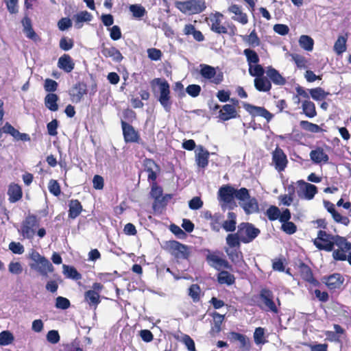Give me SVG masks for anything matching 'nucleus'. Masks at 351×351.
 Returning <instances> with one entry per match:
<instances>
[{
	"mask_svg": "<svg viewBox=\"0 0 351 351\" xmlns=\"http://www.w3.org/2000/svg\"><path fill=\"white\" fill-rule=\"evenodd\" d=\"M152 85H158L159 87L160 96L158 101L167 112L171 109V102L170 101V86L169 83L162 78H155L152 82Z\"/></svg>",
	"mask_w": 351,
	"mask_h": 351,
	"instance_id": "f257e3e1",
	"label": "nucleus"
},
{
	"mask_svg": "<svg viewBox=\"0 0 351 351\" xmlns=\"http://www.w3.org/2000/svg\"><path fill=\"white\" fill-rule=\"evenodd\" d=\"M261 304L259 305L261 308L265 311H270L273 313H278V306L280 305V302L278 298L276 299L278 304L274 300V295L272 291L267 289H263L260 291L259 295Z\"/></svg>",
	"mask_w": 351,
	"mask_h": 351,
	"instance_id": "f03ea898",
	"label": "nucleus"
},
{
	"mask_svg": "<svg viewBox=\"0 0 351 351\" xmlns=\"http://www.w3.org/2000/svg\"><path fill=\"white\" fill-rule=\"evenodd\" d=\"M176 7L184 14H197L205 8V3L203 0H189L186 1H176Z\"/></svg>",
	"mask_w": 351,
	"mask_h": 351,
	"instance_id": "7ed1b4c3",
	"label": "nucleus"
},
{
	"mask_svg": "<svg viewBox=\"0 0 351 351\" xmlns=\"http://www.w3.org/2000/svg\"><path fill=\"white\" fill-rule=\"evenodd\" d=\"M335 239L336 235H332L326 231L319 230L317 233V237L313 241V243L320 250L331 252L334 248Z\"/></svg>",
	"mask_w": 351,
	"mask_h": 351,
	"instance_id": "20e7f679",
	"label": "nucleus"
},
{
	"mask_svg": "<svg viewBox=\"0 0 351 351\" xmlns=\"http://www.w3.org/2000/svg\"><path fill=\"white\" fill-rule=\"evenodd\" d=\"M238 235L241 242L247 243L252 241L260 233V230L249 223H241L238 226Z\"/></svg>",
	"mask_w": 351,
	"mask_h": 351,
	"instance_id": "39448f33",
	"label": "nucleus"
},
{
	"mask_svg": "<svg viewBox=\"0 0 351 351\" xmlns=\"http://www.w3.org/2000/svg\"><path fill=\"white\" fill-rule=\"evenodd\" d=\"M199 67V73L202 77L215 84H219L223 81V73L221 71L217 72L215 67L204 64H200Z\"/></svg>",
	"mask_w": 351,
	"mask_h": 351,
	"instance_id": "423d86ee",
	"label": "nucleus"
},
{
	"mask_svg": "<svg viewBox=\"0 0 351 351\" xmlns=\"http://www.w3.org/2000/svg\"><path fill=\"white\" fill-rule=\"evenodd\" d=\"M37 226V219L35 215H28L23 221L21 229L19 230L21 235L28 239H32L36 232L35 228Z\"/></svg>",
	"mask_w": 351,
	"mask_h": 351,
	"instance_id": "0eeeda50",
	"label": "nucleus"
},
{
	"mask_svg": "<svg viewBox=\"0 0 351 351\" xmlns=\"http://www.w3.org/2000/svg\"><path fill=\"white\" fill-rule=\"evenodd\" d=\"M167 248L172 255L178 258H186L189 256V248L176 241H169L167 242Z\"/></svg>",
	"mask_w": 351,
	"mask_h": 351,
	"instance_id": "6e6552de",
	"label": "nucleus"
},
{
	"mask_svg": "<svg viewBox=\"0 0 351 351\" xmlns=\"http://www.w3.org/2000/svg\"><path fill=\"white\" fill-rule=\"evenodd\" d=\"M206 261L210 266L218 271H220L222 269H231L232 268V266L226 260L221 258L216 253H209L206 256Z\"/></svg>",
	"mask_w": 351,
	"mask_h": 351,
	"instance_id": "1a4fd4ad",
	"label": "nucleus"
},
{
	"mask_svg": "<svg viewBox=\"0 0 351 351\" xmlns=\"http://www.w3.org/2000/svg\"><path fill=\"white\" fill-rule=\"evenodd\" d=\"M244 108L253 117H261L269 122L274 115L263 107L253 106L250 104H244Z\"/></svg>",
	"mask_w": 351,
	"mask_h": 351,
	"instance_id": "9d476101",
	"label": "nucleus"
},
{
	"mask_svg": "<svg viewBox=\"0 0 351 351\" xmlns=\"http://www.w3.org/2000/svg\"><path fill=\"white\" fill-rule=\"evenodd\" d=\"M344 277L338 273L324 277L323 282L330 290L340 289L344 282Z\"/></svg>",
	"mask_w": 351,
	"mask_h": 351,
	"instance_id": "9b49d317",
	"label": "nucleus"
},
{
	"mask_svg": "<svg viewBox=\"0 0 351 351\" xmlns=\"http://www.w3.org/2000/svg\"><path fill=\"white\" fill-rule=\"evenodd\" d=\"M86 94V85L82 82L75 84L69 90V95L72 102L76 104L80 102L83 97Z\"/></svg>",
	"mask_w": 351,
	"mask_h": 351,
	"instance_id": "f8f14e48",
	"label": "nucleus"
},
{
	"mask_svg": "<svg viewBox=\"0 0 351 351\" xmlns=\"http://www.w3.org/2000/svg\"><path fill=\"white\" fill-rule=\"evenodd\" d=\"M32 269L37 271L41 276H47L48 273L53 271V266L46 258L36 263H29Z\"/></svg>",
	"mask_w": 351,
	"mask_h": 351,
	"instance_id": "ddd939ff",
	"label": "nucleus"
},
{
	"mask_svg": "<svg viewBox=\"0 0 351 351\" xmlns=\"http://www.w3.org/2000/svg\"><path fill=\"white\" fill-rule=\"evenodd\" d=\"M272 160L275 165L276 169L278 171H283L287 167V156L285 155L284 152L280 148H276L272 154Z\"/></svg>",
	"mask_w": 351,
	"mask_h": 351,
	"instance_id": "4468645a",
	"label": "nucleus"
},
{
	"mask_svg": "<svg viewBox=\"0 0 351 351\" xmlns=\"http://www.w3.org/2000/svg\"><path fill=\"white\" fill-rule=\"evenodd\" d=\"M121 127L124 140L126 143H134L138 141L139 137L138 132L131 125L122 121Z\"/></svg>",
	"mask_w": 351,
	"mask_h": 351,
	"instance_id": "2eb2a0df",
	"label": "nucleus"
},
{
	"mask_svg": "<svg viewBox=\"0 0 351 351\" xmlns=\"http://www.w3.org/2000/svg\"><path fill=\"white\" fill-rule=\"evenodd\" d=\"M298 183L301 185L300 191L302 193V194H300L299 195L305 199H312L317 193V189L315 185L305 182L303 180H300Z\"/></svg>",
	"mask_w": 351,
	"mask_h": 351,
	"instance_id": "dca6fc26",
	"label": "nucleus"
},
{
	"mask_svg": "<svg viewBox=\"0 0 351 351\" xmlns=\"http://www.w3.org/2000/svg\"><path fill=\"white\" fill-rule=\"evenodd\" d=\"M324 204L325 208L331 214L333 219L336 222L342 223L345 226H348L350 223L349 218L346 216H342L341 214L337 212L335 208V205L332 203L328 201H324Z\"/></svg>",
	"mask_w": 351,
	"mask_h": 351,
	"instance_id": "f3484780",
	"label": "nucleus"
},
{
	"mask_svg": "<svg viewBox=\"0 0 351 351\" xmlns=\"http://www.w3.org/2000/svg\"><path fill=\"white\" fill-rule=\"evenodd\" d=\"M145 171L148 173V180L155 182L157 173L160 171L159 166L152 159H146L144 162Z\"/></svg>",
	"mask_w": 351,
	"mask_h": 351,
	"instance_id": "a211bd4d",
	"label": "nucleus"
},
{
	"mask_svg": "<svg viewBox=\"0 0 351 351\" xmlns=\"http://www.w3.org/2000/svg\"><path fill=\"white\" fill-rule=\"evenodd\" d=\"M218 193L221 201L230 204L234 198L235 189L230 186H223L219 189Z\"/></svg>",
	"mask_w": 351,
	"mask_h": 351,
	"instance_id": "6ab92c4d",
	"label": "nucleus"
},
{
	"mask_svg": "<svg viewBox=\"0 0 351 351\" xmlns=\"http://www.w3.org/2000/svg\"><path fill=\"white\" fill-rule=\"evenodd\" d=\"M101 52L104 57L110 58L115 62H120L123 59L121 52L114 47H106L102 45Z\"/></svg>",
	"mask_w": 351,
	"mask_h": 351,
	"instance_id": "aec40b11",
	"label": "nucleus"
},
{
	"mask_svg": "<svg viewBox=\"0 0 351 351\" xmlns=\"http://www.w3.org/2000/svg\"><path fill=\"white\" fill-rule=\"evenodd\" d=\"M209 152L199 145L195 150V161L199 167L204 168L208 163Z\"/></svg>",
	"mask_w": 351,
	"mask_h": 351,
	"instance_id": "412c9836",
	"label": "nucleus"
},
{
	"mask_svg": "<svg viewBox=\"0 0 351 351\" xmlns=\"http://www.w3.org/2000/svg\"><path fill=\"white\" fill-rule=\"evenodd\" d=\"M1 130H2V132L10 134L16 140L27 141H29V139H30L28 134L19 132V130L15 129L9 123H5V124L1 128Z\"/></svg>",
	"mask_w": 351,
	"mask_h": 351,
	"instance_id": "4be33fe9",
	"label": "nucleus"
},
{
	"mask_svg": "<svg viewBox=\"0 0 351 351\" xmlns=\"http://www.w3.org/2000/svg\"><path fill=\"white\" fill-rule=\"evenodd\" d=\"M58 66L64 72L70 73L73 70L75 63L69 55L63 54L58 59Z\"/></svg>",
	"mask_w": 351,
	"mask_h": 351,
	"instance_id": "5701e85b",
	"label": "nucleus"
},
{
	"mask_svg": "<svg viewBox=\"0 0 351 351\" xmlns=\"http://www.w3.org/2000/svg\"><path fill=\"white\" fill-rule=\"evenodd\" d=\"M267 76L276 85L282 86L287 82L286 79L276 69L268 66L266 71Z\"/></svg>",
	"mask_w": 351,
	"mask_h": 351,
	"instance_id": "b1692460",
	"label": "nucleus"
},
{
	"mask_svg": "<svg viewBox=\"0 0 351 351\" xmlns=\"http://www.w3.org/2000/svg\"><path fill=\"white\" fill-rule=\"evenodd\" d=\"M311 160L315 164L327 163L329 157L322 148L318 147L310 152Z\"/></svg>",
	"mask_w": 351,
	"mask_h": 351,
	"instance_id": "393cba45",
	"label": "nucleus"
},
{
	"mask_svg": "<svg viewBox=\"0 0 351 351\" xmlns=\"http://www.w3.org/2000/svg\"><path fill=\"white\" fill-rule=\"evenodd\" d=\"M226 252L228 254L231 261L237 267H243L245 265L243 260L242 253L236 249H226Z\"/></svg>",
	"mask_w": 351,
	"mask_h": 351,
	"instance_id": "a878e982",
	"label": "nucleus"
},
{
	"mask_svg": "<svg viewBox=\"0 0 351 351\" xmlns=\"http://www.w3.org/2000/svg\"><path fill=\"white\" fill-rule=\"evenodd\" d=\"M245 213L252 214L259 210L258 204L256 198L250 197L246 202H239Z\"/></svg>",
	"mask_w": 351,
	"mask_h": 351,
	"instance_id": "bb28decb",
	"label": "nucleus"
},
{
	"mask_svg": "<svg viewBox=\"0 0 351 351\" xmlns=\"http://www.w3.org/2000/svg\"><path fill=\"white\" fill-rule=\"evenodd\" d=\"M228 11L234 14V16H232V19L234 21H238L243 25L247 23L248 19L246 14L243 13L241 10V8L237 5H232L229 8Z\"/></svg>",
	"mask_w": 351,
	"mask_h": 351,
	"instance_id": "cd10ccee",
	"label": "nucleus"
},
{
	"mask_svg": "<svg viewBox=\"0 0 351 351\" xmlns=\"http://www.w3.org/2000/svg\"><path fill=\"white\" fill-rule=\"evenodd\" d=\"M93 16L90 13L87 11L80 12L73 16V20L75 21V27L80 29L83 26V23L89 22L92 20Z\"/></svg>",
	"mask_w": 351,
	"mask_h": 351,
	"instance_id": "c85d7f7f",
	"label": "nucleus"
},
{
	"mask_svg": "<svg viewBox=\"0 0 351 351\" xmlns=\"http://www.w3.org/2000/svg\"><path fill=\"white\" fill-rule=\"evenodd\" d=\"M236 115L237 112L233 105L226 104L219 111V118L223 121H228L234 118Z\"/></svg>",
	"mask_w": 351,
	"mask_h": 351,
	"instance_id": "c756f323",
	"label": "nucleus"
},
{
	"mask_svg": "<svg viewBox=\"0 0 351 351\" xmlns=\"http://www.w3.org/2000/svg\"><path fill=\"white\" fill-rule=\"evenodd\" d=\"M8 194L12 203L19 201L22 197V190L19 185L12 184L9 186Z\"/></svg>",
	"mask_w": 351,
	"mask_h": 351,
	"instance_id": "7c9ffc66",
	"label": "nucleus"
},
{
	"mask_svg": "<svg viewBox=\"0 0 351 351\" xmlns=\"http://www.w3.org/2000/svg\"><path fill=\"white\" fill-rule=\"evenodd\" d=\"M255 88L261 92H267L271 88V84L270 81L262 76L254 80Z\"/></svg>",
	"mask_w": 351,
	"mask_h": 351,
	"instance_id": "2f4dec72",
	"label": "nucleus"
},
{
	"mask_svg": "<svg viewBox=\"0 0 351 351\" xmlns=\"http://www.w3.org/2000/svg\"><path fill=\"white\" fill-rule=\"evenodd\" d=\"M69 217L71 219L76 218L82 210V206L80 202L77 199L71 200L69 204Z\"/></svg>",
	"mask_w": 351,
	"mask_h": 351,
	"instance_id": "473e14b6",
	"label": "nucleus"
},
{
	"mask_svg": "<svg viewBox=\"0 0 351 351\" xmlns=\"http://www.w3.org/2000/svg\"><path fill=\"white\" fill-rule=\"evenodd\" d=\"M84 300L89 304L90 306L96 308L100 303V295L95 293L94 291H87L84 293Z\"/></svg>",
	"mask_w": 351,
	"mask_h": 351,
	"instance_id": "72a5a7b5",
	"label": "nucleus"
},
{
	"mask_svg": "<svg viewBox=\"0 0 351 351\" xmlns=\"http://www.w3.org/2000/svg\"><path fill=\"white\" fill-rule=\"evenodd\" d=\"M236 218L237 215L232 212H228V219L222 225V227L227 232H233L236 229Z\"/></svg>",
	"mask_w": 351,
	"mask_h": 351,
	"instance_id": "f704fd0d",
	"label": "nucleus"
},
{
	"mask_svg": "<svg viewBox=\"0 0 351 351\" xmlns=\"http://www.w3.org/2000/svg\"><path fill=\"white\" fill-rule=\"evenodd\" d=\"M58 100V97L57 95L53 93H49L46 95L45 98V106L51 111H57L58 109V106L57 101Z\"/></svg>",
	"mask_w": 351,
	"mask_h": 351,
	"instance_id": "c9c22d12",
	"label": "nucleus"
},
{
	"mask_svg": "<svg viewBox=\"0 0 351 351\" xmlns=\"http://www.w3.org/2000/svg\"><path fill=\"white\" fill-rule=\"evenodd\" d=\"M217 280L220 284L232 285L235 282V278L234 275L231 274L228 271H221L218 274Z\"/></svg>",
	"mask_w": 351,
	"mask_h": 351,
	"instance_id": "e433bc0d",
	"label": "nucleus"
},
{
	"mask_svg": "<svg viewBox=\"0 0 351 351\" xmlns=\"http://www.w3.org/2000/svg\"><path fill=\"white\" fill-rule=\"evenodd\" d=\"M302 110L305 115L309 118L315 117L317 115L314 103L306 99L302 103Z\"/></svg>",
	"mask_w": 351,
	"mask_h": 351,
	"instance_id": "4c0bfd02",
	"label": "nucleus"
},
{
	"mask_svg": "<svg viewBox=\"0 0 351 351\" xmlns=\"http://www.w3.org/2000/svg\"><path fill=\"white\" fill-rule=\"evenodd\" d=\"M334 245L338 247V250H342L346 252L351 251V243L347 241L344 237L336 235L335 239Z\"/></svg>",
	"mask_w": 351,
	"mask_h": 351,
	"instance_id": "58836bf2",
	"label": "nucleus"
},
{
	"mask_svg": "<svg viewBox=\"0 0 351 351\" xmlns=\"http://www.w3.org/2000/svg\"><path fill=\"white\" fill-rule=\"evenodd\" d=\"M231 336L233 339L240 342L241 348L247 351L250 350V342L245 335L237 332H232Z\"/></svg>",
	"mask_w": 351,
	"mask_h": 351,
	"instance_id": "ea45409f",
	"label": "nucleus"
},
{
	"mask_svg": "<svg viewBox=\"0 0 351 351\" xmlns=\"http://www.w3.org/2000/svg\"><path fill=\"white\" fill-rule=\"evenodd\" d=\"M299 45L304 50L311 51L313 49L314 41L310 36L302 35L299 38Z\"/></svg>",
	"mask_w": 351,
	"mask_h": 351,
	"instance_id": "a19ab883",
	"label": "nucleus"
},
{
	"mask_svg": "<svg viewBox=\"0 0 351 351\" xmlns=\"http://www.w3.org/2000/svg\"><path fill=\"white\" fill-rule=\"evenodd\" d=\"M63 274L69 278L79 280L81 278L80 274L73 267L63 265Z\"/></svg>",
	"mask_w": 351,
	"mask_h": 351,
	"instance_id": "79ce46f5",
	"label": "nucleus"
},
{
	"mask_svg": "<svg viewBox=\"0 0 351 351\" xmlns=\"http://www.w3.org/2000/svg\"><path fill=\"white\" fill-rule=\"evenodd\" d=\"M14 335L9 330H3L0 332V346H8L14 341Z\"/></svg>",
	"mask_w": 351,
	"mask_h": 351,
	"instance_id": "37998d69",
	"label": "nucleus"
},
{
	"mask_svg": "<svg viewBox=\"0 0 351 351\" xmlns=\"http://www.w3.org/2000/svg\"><path fill=\"white\" fill-rule=\"evenodd\" d=\"M242 38L244 42L247 43L250 46L256 47L260 45V39L254 29L250 34V35L242 36Z\"/></svg>",
	"mask_w": 351,
	"mask_h": 351,
	"instance_id": "c03bdc74",
	"label": "nucleus"
},
{
	"mask_svg": "<svg viewBox=\"0 0 351 351\" xmlns=\"http://www.w3.org/2000/svg\"><path fill=\"white\" fill-rule=\"evenodd\" d=\"M334 50L337 54H341L346 50V38L340 36L334 45Z\"/></svg>",
	"mask_w": 351,
	"mask_h": 351,
	"instance_id": "a18cd8bd",
	"label": "nucleus"
},
{
	"mask_svg": "<svg viewBox=\"0 0 351 351\" xmlns=\"http://www.w3.org/2000/svg\"><path fill=\"white\" fill-rule=\"evenodd\" d=\"M244 55L246 56L248 65L257 64L259 62V57L258 54L250 49H245L243 51Z\"/></svg>",
	"mask_w": 351,
	"mask_h": 351,
	"instance_id": "49530a36",
	"label": "nucleus"
},
{
	"mask_svg": "<svg viewBox=\"0 0 351 351\" xmlns=\"http://www.w3.org/2000/svg\"><path fill=\"white\" fill-rule=\"evenodd\" d=\"M312 98L316 101H320L326 97L328 93H326L322 88H315L309 90Z\"/></svg>",
	"mask_w": 351,
	"mask_h": 351,
	"instance_id": "de8ad7c7",
	"label": "nucleus"
},
{
	"mask_svg": "<svg viewBox=\"0 0 351 351\" xmlns=\"http://www.w3.org/2000/svg\"><path fill=\"white\" fill-rule=\"evenodd\" d=\"M264 73V69L258 63L249 66V73L250 75L256 77V78L263 76Z\"/></svg>",
	"mask_w": 351,
	"mask_h": 351,
	"instance_id": "09e8293b",
	"label": "nucleus"
},
{
	"mask_svg": "<svg viewBox=\"0 0 351 351\" xmlns=\"http://www.w3.org/2000/svg\"><path fill=\"white\" fill-rule=\"evenodd\" d=\"M130 10L132 13L134 17L141 18L146 14L145 9L141 5L134 4L130 6Z\"/></svg>",
	"mask_w": 351,
	"mask_h": 351,
	"instance_id": "8fccbe9b",
	"label": "nucleus"
},
{
	"mask_svg": "<svg viewBox=\"0 0 351 351\" xmlns=\"http://www.w3.org/2000/svg\"><path fill=\"white\" fill-rule=\"evenodd\" d=\"M250 197L249 191L245 188H241L240 189H235L234 198L239 200V202H246Z\"/></svg>",
	"mask_w": 351,
	"mask_h": 351,
	"instance_id": "3c124183",
	"label": "nucleus"
},
{
	"mask_svg": "<svg viewBox=\"0 0 351 351\" xmlns=\"http://www.w3.org/2000/svg\"><path fill=\"white\" fill-rule=\"evenodd\" d=\"M240 241L241 240L238 232L236 234H230L226 237V243L232 248L239 247Z\"/></svg>",
	"mask_w": 351,
	"mask_h": 351,
	"instance_id": "603ef678",
	"label": "nucleus"
},
{
	"mask_svg": "<svg viewBox=\"0 0 351 351\" xmlns=\"http://www.w3.org/2000/svg\"><path fill=\"white\" fill-rule=\"evenodd\" d=\"M199 294H200V288L197 285L193 284L189 287V295L193 299V301L194 302H197L199 300V299H200Z\"/></svg>",
	"mask_w": 351,
	"mask_h": 351,
	"instance_id": "864d4df0",
	"label": "nucleus"
},
{
	"mask_svg": "<svg viewBox=\"0 0 351 351\" xmlns=\"http://www.w3.org/2000/svg\"><path fill=\"white\" fill-rule=\"evenodd\" d=\"M264 335L265 330L264 328L261 327L256 328L254 332V339L256 344H264L265 341H264Z\"/></svg>",
	"mask_w": 351,
	"mask_h": 351,
	"instance_id": "5fc2aeb1",
	"label": "nucleus"
},
{
	"mask_svg": "<svg viewBox=\"0 0 351 351\" xmlns=\"http://www.w3.org/2000/svg\"><path fill=\"white\" fill-rule=\"evenodd\" d=\"M71 306L70 301L64 297L58 296L56 299V307L59 309L66 310Z\"/></svg>",
	"mask_w": 351,
	"mask_h": 351,
	"instance_id": "6e6d98bb",
	"label": "nucleus"
},
{
	"mask_svg": "<svg viewBox=\"0 0 351 351\" xmlns=\"http://www.w3.org/2000/svg\"><path fill=\"white\" fill-rule=\"evenodd\" d=\"M300 125L303 129L311 132L316 133L320 131V128L319 125L308 122V121H301Z\"/></svg>",
	"mask_w": 351,
	"mask_h": 351,
	"instance_id": "4d7b16f0",
	"label": "nucleus"
},
{
	"mask_svg": "<svg viewBox=\"0 0 351 351\" xmlns=\"http://www.w3.org/2000/svg\"><path fill=\"white\" fill-rule=\"evenodd\" d=\"M266 215L270 221H274L279 219L280 210L275 206H270L266 212Z\"/></svg>",
	"mask_w": 351,
	"mask_h": 351,
	"instance_id": "13d9d810",
	"label": "nucleus"
},
{
	"mask_svg": "<svg viewBox=\"0 0 351 351\" xmlns=\"http://www.w3.org/2000/svg\"><path fill=\"white\" fill-rule=\"evenodd\" d=\"M201 86L197 84H190L186 88V92L188 95L193 97H197L201 92Z\"/></svg>",
	"mask_w": 351,
	"mask_h": 351,
	"instance_id": "bf43d9fd",
	"label": "nucleus"
},
{
	"mask_svg": "<svg viewBox=\"0 0 351 351\" xmlns=\"http://www.w3.org/2000/svg\"><path fill=\"white\" fill-rule=\"evenodd\" d=\"M282 223L281 228L285 233L288 234H293L296 232L297 227L293 222L289 221Z\"/></svg>",
	"mask_w": 351,
	"mask_h": 351,
	"instance_id": "052dcab7",
	"label": "nucleus"
},
{
	"mask_svg": "<svg viewBox=\"0 0 351 351\" xmlns=\"http://www.w3.org/2000/svg\"><path fill=\"white\" fill-rule=\"evenodd\" d=\"M108 30L110 32V36L112 40H117L121 38V31L118 25H114L108 28Z\"/></svg>",
	"mask_w": 351,
	"mask_h": 351,
	"instance_id": "680f3d73",
	"label": "nucleus"
},
{
	"mask_svg": "<svg viewBox=\"0 0 351 351\" xmlns=\"http://www.w3.org/2000/svg\"><path fill=\"white\" fill-rule=\"evenodd\" d=\"M8 270L11 274L18 275L22 273L23 267L19 262H10Z\"/></svg>",
	"mask_w": 351,
	"mask_h": 351,
	"instance_id": "e2e57ef3",
	"label": "nucleus"
},
{
	"mask_svg": "<svg viewBox=\"0 0 351 351\" xmlns=\"http://www.w3.org/2000/svg\"><path fill=\"white\" fill-rule=\"evenodd\" d=\"M147 56L152 60L157 61L161 58L162 52L160 49L156 48H150L147 49Z\"/></svg>",
	"mask_w": 351,
	"mask_h": 351,
	"instance_id": "0e129e2a",
	"label": "nucleus"
},
{
	"mask_svg": "<svg viewBox=\"0 0 351 351\" xmlns=\"http://www.w3.org/2000/svg\"><path fill=\"white\" fill-rule=\"evenodd\" d=\"M49 191L51 193L58 196L60 193V188L58 182L56 180H51L48 186Z\"/></svg>",
	"mask_w": 351,
	"mask_h": 351,
	"instance_id": "69168bd1",
	"label": "nucleus"
},
{
	"mask_svg": "<svg viewBox=\"0 0 351 351\" xmlns=\"http://www.w3.org/2000/svg\"><path fill=\"white\" fill-rule=\"evenodd\" d=\"M9 249L16 254H22L25 251L22 244L14 241L9 244Z\"/></svg>",
	"mask_w": 351,
	"mask_h": 351,
	"instance_id": "338daca9",
	"label": "nucleus"
},
{
	"mask_svg": "<svg viewBox=\"0 0 351 351\" xmlns=\"http://www.w3.org/2000/svg\"><path fill=\"white\" fill-rule=\"evenodd\" d=\"M47 340L53 344H56L60 341V335L57 330H49L47 334Z\"/></svg>",
	"mask_w": 351,
	"mask_h": 351,
	"instance_id": "774afa93",
	"label": "nucleus"
}]
</instances>
